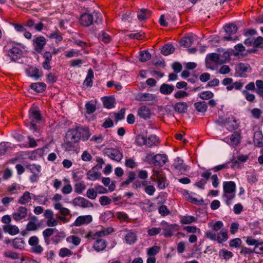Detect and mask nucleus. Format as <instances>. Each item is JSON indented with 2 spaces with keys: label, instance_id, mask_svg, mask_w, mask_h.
Here are the masks:
<instances>
[{
  "label": "nucleus",
  "instance_id": "nucleus-31",
  "mask_svg": "<svg viewBox=\"0 0 263 263\" xmlns=\"http://www.w3.org/2000/svg\"><path fill=\"white\" fill-rule=\"evenodd\" d=\"M100 176L101 173L95 167H92L87 173V179L90 180H96L100 177Z\"/></svg>",
  "mask_w": 263,
  "mask_h": 263
},
{
  "label": "nucleus",
  "instance_id": "nucleus-13",
  "mask_svg": "<svg viewBox=\"0 0 263 263\" xmlns=\"http://www.w3.org/2000/svg\"><path fill=\"white\" fill-rule=\"evenodd\" d=\"M34 50L38 53H40L43 49L46 43V40L44 36H40L32 40Z\"/></svg>",
  "mask_w": 263,
  "mask_h": 263
},
{
  "label": "nucleus",
  "instance_id": "nucleus-64",
  "mask_svg": "<svg viewBox=\"0 0 263 263\" xmlns=\"http://www.w3.org/2000/svg\"><path fill=\"white\" fill-rule=\"evenodd\" d=\"M255 84L257 86L256 93L257 95L261 94V92H263V81L258 80L256 81Z\"/></svg>",
  "mask_w": 263,
  "mask_h": 263
},
{
  "label": "nucleus",
  "instance_id": "nucleus-53",
  "mask_svg": "<svg viewBox=\"0 0 263 263\" xmlns=\"http://www.w3.org/2000/svg\"><path fill=\"white\" fill-rule=\"evenodd\" d=\"M112 232L113 229L111 228L103 229L101 231L96 232V235L97 237H104L105 236L108 235Z\"/></svg>",
  "mask_w": 263,
  "mask_h": 263
},
{
  "label": "nucleus",
  "instance_id": "nucleus-30",
  "mask_svg": "<svg viewBox=\"0 0 263 263\" xmlns=\"http://www.w3.org/2000/svg\"><path fill=\"white\" fill-rule=\"evenodd\" d=\"M65 237V234L63 232H60L56 229L55 233L51 238V240L54 244H58Z\"/></svg>",
  "mask_w": 263,
  "mask_h": 263
},
{
  "label": "nucleus",
  "instance_id": "nucleus-60",
  "mask_svg": "<svg viewBox=\"0 0 263 263\" xmlns=\"http://www.w3.org/2000/svg\"><path fill=\"white\" fill-rule=\"evenodd\" d=\"M116 216L121 221L127 222L129 218L128 215L123 212H118L116 214Z\"/></svg>",
  "mask_w": 263,
  "mask_h": 263
},
{
  "label": "nucleus",
  "instance_id": "nucleus-56",
  "mask_svg": "<svg viewBox=\"0 0 263 263\" xmlns=\"http://www.w3.org/2000/svg\"><path fill=\"white\" fill-rule=\"evenodd\" d=\"M229 243L230 247L237 248L240 247L242 241L240 238H236L230 240Z\"/></svg>",
  "mask_w": 263,
  "mask_h": 263
},
{
  "label": "nucleus",
  "instance_id": "nucleus-6",
  "mask_svg": "<svg viewBox=\"0 0 263 263\" xmlns=\"http://www.w3.org/2000/svg\"><path fill=\"white\" fill-rule=\"evenodd\" d=\"M153 176L155 177L153 181H157L158 187L161 190L165 189L167 184L166 183V178L164 173L161 171L154 170Z\"/></svg>",
  "mask_w": 263,
  "mask_h": 263
},
{
  "label": "nucleus",
  "instance_id": "nucleus-38",
  "mask_svg": "<svg viewBox=\"0 0 263 263\" xmlns=\"http://www.w3.org/2000/svg\"><path fill=\"white\" fill-rule=\"evenodd\" d=\"M151 58V54L148 50H144L139 52L138 59L142 62H145Z\"/></svg>",
  "mask_w": 263,
  "mask_h": 263
},
{
  "label": "nucleus",
  "instance_id": "nucleus-48",
  "mask_svg": "<svg viewBox=\"0 0 263 263\" xmlns=\"http://www.w3.org/2000/svg\"><path fill=\"white\" fill-rule=\"evenodd\" d=\"M243 86V83L241 82L240 81H236L234 83H233L231 86H228L227 87V89L228 91H231L233 89H235L237 90H240L242 89Z\"/></svg>",
  "mask_w": 263,
  "mask_h": 263
},
{
  "label": "nucleus",
  "instance_id": "nucleus-28",
  "mask_svg": "<svg viewBox=\"0 0 263 263\" xmlns=\"http://www.w3.org/2000/svg\"><path fill=\"white\" fill-rule=\"evenodd\" d=\"M3 229L5 233L11 235H14L19 233L18 228L15 225L6 224L3 226Z\"/></svg>",
  "mask_w": 263,
  "mask_h": 263
},
{
  "label": "nucleus",
  "instance_id": "nucleus-36",
  "mask_svg": "<svg viewBox=\"0 0 263 263\" xmlns=\"http://www.w3.org/2000/svg\"><path fill=\"white\" fill-rule=\"evenodd\" d=\"M151 11L146 9H141L138 11L137 17L140 21H144L147 19L151 15Z\"/></svg>",
  "mask_w": 263,
  "mask_h": 263
},
{
  "label": "nucleus",
  "instance_id": "nucleus-41",
  "mask_svg": "<svg viewBox=\"0 0 263 263\" xmlns=\"http://www.w3.org/2000/svg\"><path fill=\"white\" fill-rule=\"evenodd\" d=\"M63 180L65 182V184L62 189V193L65 195L69 194L72 191V187L70 183V181L66 178H64Z\"/></svg>",
  "mask_w": 263,
  "mask_h": 263
},
{
  "label": "nucleus",
  "instance_id": "nucleus-12",
  "mask_svg": "<svg viewBox=\"0 0 263 263\" xmlns=\"http://www.w3.org/2000/svg\"><path fill=\"white\" fill-rule=\"evenodd\" d=\"M105 154L111 159L119 162L123 158L120 151L115 148H108L105 150Z\"/></svg>",
  "mask_w": 263,
  "mask_h": 263
},
{
  "label": "nucleus",
  "instance_id": "nucleus-63",
  "mask_svg": "<svg viewBox=\"0 0 263 263\" xmlns=\"http://www.w3.org/2000/svg\"><path fill=\"white\" fill-rule=\"evenodd\" d=\"M98 37L99 40H101L105 43H107L110 41V36L104 32H102L101 33H100Z\"/></svg>",
  "mask_w": 263,
  "mask_h": 263
},
{
  "label": "nucleus",
  "instance_id": "nucleus-42",
  "mask_svg": "<svg viewBox=\"0 0 263 263\" xmlns=\"http://www.w3.org/2000/svg\"><path fill=\"white\" fill-rule=\"evenodd\" d=\"M175 51V47L172 44H166L161 49V53L165 55H167Z\"/></svg>",
  "mask_w": 263,
  "mask_h": 263
},
{
  "label": "nucleus",
  "instance_id": "nucleus-19",
  "mask_svg": "<svg viewBox=\"0 0 263 263\" xmlns=\"http://www.w3.org/2000/svg\"><path fill=\"white\" fill-rule=\"evenodd\" d=\"M137 98L139 101L148 102L150 104L157 101L155 95L149 93H140L138 94Z\"/></svg>",
  "mask_w": 263,
  "mask_h": 263
},
{
  "label": "nucleus",
  "instance_id": "nucleus-7",
  "mask_svg": "<svg viewBox=\"0 0 263 263\" xmlns=\"http://www.w3.org/2000/svg\"><path fill=\"white\" fill-rule=\"evenodd\" d=\"M162 223L165 224L163 228V235L166 238L172 237L174 232L179 230L180 228L177 224H168L165 221H162Z\"/></svg>",
  "mask_w": 263,
  "mask_h": 263
},
{
  "label": "nucleus",
  "instance_id": "nucleus-2",
  "mask_svg": "<svg viewBox=\"0 0 263 263\" xmlns=\"http://www.w3.org/2000/svg\"><path fill=\"white\" fill-rule=\"evenodd\" d=\"M41 120L42 117L39 109L34 107H31L29 111V128L34 132H37L38 128L36 123Z\"/></svg>",
  "mask_w": 263,
  "mask_h": 263
},
{
  "label": "nucleus",
  "instance_id": "nucleus-62",
  "mask_svg": "<svg viewBox=\"0 0 263 263\" xmlns=\"http://www.w3.org/2000/svg\"><path fill=\"white\" fill-rule=\"evenodd\" d=\"M162 229L161 228H152L147 230V234L149 236H154L160 233Z\"/></svg>",
  "mask_w": 263,
  "mask_h": 263
},
{
  "label": "nucleus",
  "instance_id": "nucleus-20",
  "mask_svg": "<svg viewBox=\"0 0 263 263\" xmlns=\"http://www.w3.org/2000/svg\"><path fill=\"white\" fill-rule=\"evenodd\" d=\"M92 220L91 215L80 216L77 218L73 223V225L76 227H80L84 224H88Z\"/></svg>",
  "mask_w": 263,
  "mask_h": 263
},
{
  "label": "nucleus",
  "instance_id": "nucleus-45",
  "mask_svg": "<svg viewBox=\"0 0 263 263\" xmlns=\"http://www.w3.org/2000/svg\"><path fill=\"white\" fill-rule=\"evenodd\" d=\"M235 75L239 77H246L248 71V67H236Z\"/></svg>",
  "mask_w": 263,
  "mask_h": 263
},
{
  "label": "nucleus",
  "instance_id": "nucleus-44",
  "mask_svg": "<svg viewBox=\"0 0 263 263\" xmlns=\"http://www.w3.org/2000/svg\"><path fill=\"white\" fill-rule=\"evenodd\" d=\"M13 247L17 249H22L24 248L25 243L21 238H15L12 241Z\"/></svg>",
  "mask_w": 263,
  "mask_h": 263
},
{
  "label": "nucleus",
  "instance_id": "nucleus-57",
  "mask_svg": "<svg viewBox=\"0 0 263 263\" xmlns=\"http://www.w3.org/2000/svg\"><path fill=\"white\" fill-rule=\"evenodd\" d=\"M213 96L214 94L210 91H203L199 94V97L202 100L210 99L213 97Z\"/></svg>",
  "mask_w": 263,
  "mask_h": 263
},
{
  "label": "nucleus",
  "instance_id": "nucleus-59",
  "mask_svg": "<svg viewBox=\"0 0 263 263\" xmlns=\"http://www.w3.org/2000/svg\"><path fill=\"white\" fill-rule=\"evenodd\" d=\"M4 254L5 257L12 259H16L20 258L17 253L10 250L5 252Z\"/></svg>",
  "mask_w": 263,
  "mask_h": 263
},
{
  "label": "nucleus",
  "instance_id": "nucleus-14",
  "mask_svg": "<svg viewBox=\"0 0 263 263\" xmlns=\"http://www.w3.org/2000/svg\"><path fill=\"white\" fill-rule=\"evenodd\" d=\"M67 139L70 142L77 143L81 139L79 127L68 130L66 134Z\"/></svg>",
  "mask_w": 263,
  "mask_h": 263
},
{
  "label": "nucleus",
  "instance_id": "nucleus-58",
  "mask_svg": "<svg viewBox=\"0 0 263 263\" xmlns=\"http://www.w3.org/2000/svg\"><path fill=\"white\" fill-rule=\"evenodd\" d=\"M160 251V247L155 246L147 249V254L152 256L156 255Z\"/></svg>",
  "mask_w": 263,
  "mask_h": 263
},
{
  "label": "nucleus",
  "instance_id": "nucleus-22",
  "mask_svg": "<svg viewBox=\"0 0 263 263\" xmlns=\"http://www.w3.org/2000/svg\"><path fill=\"white\" fill-rule=\"evenodd\" d=\"M152 160L155 165L162 166L166 162L167 158L165 154H158L153 157Z\"/></svg>",
  "mask_w": 263,
  "mask_h": 263
},
{
  "label": "nucleus",
  "instance_id": "nucleus-27",
  "mask_svg": "<svg viewBox=\"0 0 263 263\" xmlns=\"http://www.w3.org/2000/svg\"><path fill=\"white\" fill-rule=\"evenodd\" d=\"M195 37V36L192 35L186 36L180 40L179 43L182 46L189 47L192 45Z\"/></svg>",
  "mask_w": 263,
  "mask_h": 263
},
{
  "label": "nucleus",
  "instance_id": "nucleus-15",
  "mask_svg": "<svg viewBox=\"0 0 263 263\" xmlns=\"http://www.w3.org/2000/svg\"><path fill=\"white\" fill-rule=\"evenodd\" d=\"M72 203L75 206H80L83 208L93 206L92 203L90 201L82 197L75 198L72 201Z\"/></svg>",
  "mask_w": 263,
  "mask_h": 263
},
{
  "label": "nucleus",
  "instance_id": "nucleus-37",
  "mask_svg": "<svg viewBox=\"0 0 263 263\" xmlns=\"http://www.w3.org/2000/svg\"><path fill=\"white\" fill-rule=\"evenodd\" d=\"M80 138L83 141L87 140L91 136L89 129L87 127H79Z\"/></svg>",
  "mask_w": 263,
  "mask_h": 263
},
{
  "label": "nucleus",
  "instance_id": "nucleus-17",
  "mask_svg": "<svg viewBox=\"0 0 263 263\" xmlns=\"http://www.w3.org/2000/svg\"><path fill=\"white\" fill-rule=\"evenodd\" d=\"M40 227L38 218L35 216L30 217L29 222L26 225V230L29 231H35Z\"/></svg>",
  "mask_w": 263,
  "mask_h": 263
},
{
  "label": "nucleus",
  "instance_id": "nucleus-11",
  "mask_svg": "<svg viewBox=\"0 0 263 263\" xmlns=\"http://www.w3.org/2000/svg\"><path fill=\"white\" fill-rule=\"evenodd\" d=\"M27 75L34 79L37 80L43 76V72L41 69H39L37 67H29L26 69Z\"/></svg>",
  "mask_w": 263,
  "mask_h": 263
},
{
  "label": "nucleus",
  "instance_id": "nucleus-9",
  "mask_svg": "<svg viewBox=\"0 0 263 263\" xmlns=\"http://www.w3.org/2000/svg\"><path fill=\"white\" fill-rule=\"evenodd\" d=\"M223 141L230 145L236 146L241 141V135L240 132H234L230 136V137H226Z\"/></svg>",
  "mask_w": 263,
  "mask_h": 263
},
{
  "label": "nucleus",
  "instance_id": "nucleus-10",
  "mask_svg": "<svg viewBox=\"0 0 263 263\" xmlns=\"http://www.w3.org/2000/svg\"><path fill=\"white\" fill-rule=\"evenodd\" d=\"M38 197L37 196L26 191L18 198L17 202L20 204L26 205L29 203L32 199L37 200Z\"/></svg>",
  "mask_w": 263,
  "mask_h": 263
},
{
  "label": "nucleus",
  "instance_id": "nucleus-32",
  "mask_svg": "<svg viewBox=\"0 0 263 263\" xmlns=\"http://www.w3.org/2000/svg\"><path fill=\"white\" fill-rule=\"evenodd\" d=\"M219 257L220 258L227 261L233 257V253L226 249H222L219 251Z\"/></svg>",
  "mask_w": 263,
  "mask_h": 263
},
{
  "label": "nucleus",
  "instance_id": "nucleus-47",
  "mask_svg": "<svg viewBox=\"0 0 263 263\" xmlns=\"http://www.w3.org/2000/svg\"><path fill=\"white\" fill-rule=\"evenodd\" d=\"M194 107L198 111L201 112H204L207 109L206 103L204 101L195 103Z\"/></svg>",
  "mask_w": 263,
  "mask_h": 263
},
{
  "label": "nucleus",
  "instance_id": "nucleus-3",
  "mask_svg": "<svg viewBox=\"0 0 263 263\" xmlns=\"http://www.w3.org/2000/svg\"><path fill=\"white\" fill-rule=\"evenodd\" d=\"M93 22L97 24L102 22V20L99 17V13L96 11H94L92 14H82L80 19V23L86 27L91 25Z\"/></svg>",
  "mask_w": 263,
  "mask_h": 263
},
{
  "label": "nucleus",
  "instance_id": "nucleus-23",
  "mask_svg": "<svg viewBox=\"0 0 263 263\" xmlns=\"http://www.w3.org/2000/svg\"><path fill=\"white\" fill-rule=\"evenodd\" d=\"M138 115L144 119H149L151 117V111L148 107L142 106L138 110Z\"/></svg>",
  "mask_w": 263,
  "mask_h": 263
},
{
  "label": "nucleus",
  "instance_id": "nucleus-46",
  "mask_svg": "<svg viewBox=\"0 0 263 263\" xmlns=\"http://www.w3.org/2000/svg\"><path fill=\"white\" fill-rule=\"evenodd\" d=\"M225 31L229 35L235 34L237 31V27L234 24H230L225 26Z\"/></svg>",
  "mask_w": 263,
  "mask_h": 263
},
{
  "label": "nucleus",
  "instance_id": "nucleus-8",
  "mask_svg": "<svg viewBox=\"0 0 263 263\" xmlns=\"http://www.w3.org/2000/svg\"><path fill=\"white\" fill-rule=\"evenodd\" d=\"M173 166L176 172L181 174H184L190 170V166L184 163L183 160L179 157L174 160Z\"/></svg>",
  "mask_w": 263,
  "mask_h": 263
},
{
  "label": "nucleus",
  "instance_id": "nucleus-40",
  "mask_svg": "<svg viewBox=\"0 0 263 263\" xmlns=\"http://www.w3.org/2000/svg\"><path fill=\"white\" fill-rule=\"evenodd\" d=\"M174 88L172 85L163 84L160 88V91L163 95H170L173 92Z\"/></svg>",
  "mask_w": 263,
  "mask_h": 263
},
{
  "label": "nucleus",
  "instance_id": "nucleus-21",
  "mask_svg": "<svg viewBox=\"0 0 263 263\" xmlns=\"http://www.w3.org/2000/svg\"><path fill=\"white\" fill-rule=\"evenodd\" d=\"M224 125L228 130L230 132L235 130L238 128V123L233 117H229L226 119Z\"/></svg>",
  "mask_w": 263,
  "mask_h": 263
},
{
  "label": "nucleus",
  "instance_id": "nucleus-54",
  "mask_svg": "<svg viewBox=\"0 0 263 263\" xmlns=\"http://www.w3.org/2000/svg\"><path fill=\"white\" fill-rule=\"evenodd\" d=\"M146 138V137H144L143 135H138L136 137L135 143L138 146H142L145 145Z\"/></svg>",
  "mask_w": 263,
  "mask_h": 263
},
{
  "label": "nucleus",
  "instance_id": "nucleus-52",
  "mask_svg": "<svg viewBox=\"0 0 263 263\" xmlns=\"http://www.w3.org/2000/svg\"><path fill=\"white\" fill-rule=\"evenodd\" d=\"M103 103L105 107L107 108H111L114 106L116 102L114 98L108 97L105 99L103 101Z\"/></svg>",
  "mask_w": 263,
  "mask_h": 263
},
{
  "label": "nucleus",
  "instance_id": "nucleus-43",
  "mask_svg": "<svg viewBox=\"0 0 263 263\" xmlns=\"http://www.w3.org/2000/svg\"><path fill=\"white\" fill-rule=\"evenodd\" d=\"M219 64L226 63L229 61L230 58V53L228 51H224L222 54H218Z\"/></svg>",
  "mask_w": 263,
  "mask_h": 263
},
{
  "label": "nucleus",
  "instance_id": "nucleus-1",
  "mask_svg": "<svg viewBox=\"0 0 263 263\" xmlns=\"http://www.w3.org/2000/svg\"><path fill=\"white\" fill-rule=\"evenodd\" d=\"M223 193L222 198L226 204L230 206L232 204V200L236 196V184L233 181H224L223 182Z\"/></svg>",
  "mask_w": 263,
  "mask_h": 263
},
{
  "label": "nucleus",
  "instance_id": "nucleus-35",
  "mask_svg": "<svg viewBox=\"0 0 263 263\" xmlns=\"http://www.w3.org/2000/svg\"><path fill=\"white\" fill-rule=\"evenodd\" d=\"M254 145L258 147H263V135L260 132H256L254 135Z\"/></svg>",
  "mask_w": 263,
  "mask_h": 263
},
{
  "label": "nucleus",
  "instance_id": "nucleus-49",
  "mask_svg": "<svg viewBox=\"0 0 263 263\" xmlns=\"http://www.w3.org/2000/svg\"><path fill=\"white\" fill-rule=\"evenodd\" d=\"M66 241L69 243H72L75 246H79L81 242V239L75 235H71L66 238Z\"/></svg>",
  "mask_w": 263,
  "mask_h": 263
},
{
  "label": "nucleus",
  "instance_id": "nucleus-39",
  "mask_svg": "<svg viewBox=\"0 0 263 263\" xmlns=\"http://www.w3.org/2000/svg\"><path fill=\"white\" fill-rule=\"evenodd\" d=\"M197 218L193 216L185 215L180 217V223L183 224H191L196 222Z\"/></svg>",
  "mask_w": 263,
  "mask_h": 263
},
{
  "label": "nucleus",
  "instance_id": "nucleus-61",
  "mask_svg": "<svg viewBox=\"0 0 263 263\" xmlns=\"http://www.w3.org/2000/svg\"><path fill=\"white\" fill-rule=\"evenodd\" d=\"M59 255L60 257H65L72 255V252L66 248H63L60 249Z\"/></svg>",
  "mask_w": 263,
  "mask_h": 263
},
{
  "label": "nucleus",
  "instance_id": "nucleus-51",
  "mask_svg": "<svg viewBox=\"0 0 263 263\" xmlns=\"http://www.w3.org/2000/svg\"><path fill=\"white\" fill-rule=\"evenodd\" d=\"M74 191L79 194H81L85 190L86 186L83 182H79L74 184Z\"/></svg>",
  "mask_w": 263,
  "mask_h": 263
},
{
  "label": "nucleus",
  "instance_id": "nucleus-24",
  "mask_svg": "<svg viewBox=\"0 0 263 263\" xmlns=\"http://www.w3.org/2000/svg\"><path fill=\"white\" fill-rule=\"evenodd\" d=\"M159 142V138L156 135H151L146 138L145 146L148 147L157 146Z\"/></svg>",
  "mask_w": 263,
  "mask_h": 263
},
{
  "label": "nucleus",
  "instance_id": "nucleus-5",
  "mask_svg": "<svg viewBox=\"0 0 263 263\" xmlns=\"http://www.w3.org/2000/svg\"><path fill=\"white\" fill-rule=\"evenodd\" d=\"M28 212V209L23 206H18L12 214V218L16 221L25 220Z\"/></svg>",
  "mask_w": 263,
  "mask_h": 263
},
{
  "label": "nucleus",
  "instance_id": "nucleus-18",
  "mask_svg": "<svg viewBox=\"0 0 263 263\" xmlns=\"http://www.w3.org/2000/svg\"><path fill=\"white\" fill-rule=\"evenodd\" d=\"M22 54V51L16 47H14L10 49L8 52V55L10 58L11 61L15 62L21 59Z\"/></svg>",
  "mask_w": 263,
  "mask_h": 263
},
{
  "label": "nucleus",
  "instance_id": "nucleus-34",
  "mask_svg": "<svg viewBox=\"0 0 263 263\" xmlns=\"http://www.w3.org/2000/svg\"><path fill=\"white\" fill-rule=\"evenodd\" d=\"M30 88L37 92H42L45 90L46 85L44 82L33 83L30 85Z\"/></svg>",
  "mask_w": 263,
  "mask_h": 263
},
{
  "label": "nucleus",
  "instance_id": "nucleus-29",
  "mask_svg": "<svg viewBox=\"0 0 263 263\" xmlns=\"http://www.w3.org/2000/svg\"><path fill=\"white\" fill-rule=\"evenodd\" d=\"M55 228H47L43 231V235L44 238L45 242L47 245L50 243V237H52L55 233Z\"/></svg>",
  "mask_w": 263,
  "mask_h": 263
},
{
  "label": "nucleus",
  "instance_id": "nucleus-50",
  "mask_svg": "<svg viewBox=\"0 0 263 263\" xmlns=\"http://www.w3.org/2000/svg\"><path fill=\"white\" fill-rule=\"evenodd\" d=\"M20 186L16 183H14L7 187V191L9 194L13 195L17 194L20 190Z\"/></svg>",
  "mask_w": 263,
  "mask_h": 263
},
{
  "label": "nucleus",
  "instance_id": "nucleus-55",
  "mask_svg": "<svg viewBox=\"0 0 263 263\" xmlns=\"http://www.w3.org/2000/svg\"><path fill=\"white\" fill-rule=\"evenodd\" d=\"M27 168L33 174H39L41 170V167L37 164H29L27 166Z\"/></svg>",
  "mask_w": 263,
  "mask_h": 263
},
{
  "label": "nucleus",
  "instance_id": "nucleus-25",
  "mask_svg": "<svg viewBox=\"0 0 263 263\" xmlns=\"http://www.w3.org/2000/svg\"><path fill=\"white\" fill-rule=\"evenodd\" d=\"M187 108L188 105L184 102H177L174 106V110L179 114L185 113L187 110Z\"/></svg>",
  "mask_w": 263,
  "mask_h": 263
},
{
  "label": "nucleus",
  "instance_id": "nucleus-26",
  "mask_svg": "<svg viewBox=\"0 0 263 263\" xmlns=\"http://www.w3.org/2000/svg\"><path fill=\"white\" fill-rule=\"evenodd\" d=\"M218 54L216 53H211L208 54L205 58V63L206 65H211L212 64H219Z\"/></svg>",
  "mask_w": 263,
  "mask_h": 263
},
{
  "label": "nucleus",
  "instance_id": "nucleus-4",
  "mask_svg": "<svg viewBox=\"0 0 263 263\" xmlns=\"http://www.w3.org/2000/svg\"><path fill=\"white\" fill-rule=\"evenodd\" d=\"M205 237L212 241H216L219 243L226 242L229 238L228 232L222 230L217 234L211 231H208L205 233Z\"/></svg>",
  "mask_w": 263,
  "mask_h": 263
},
{
  "label": "nucleus",
  "instance_id": "nucleus-16",
  "mask_svg": "<svg viewBox=\"0 0 263 263\" xmlns=\"http://www.w3.org/2000/svg\"><path fill=\"white\" fill-rule=\"evenodd\" d=\"M125 231L126 232L124 236V241L126 243L132 245L137 240V236L136 232L133 230L126 229Z\"/></svg>",
  "mask_w": 263,
  "mask_h": 263
},
{
  "label": "nucleus",
  "instance_id": "nucleus-33",
  "mask_svg": "<svg viewBox=\"0 0 263 263\" xmlns=\"http://www.w3.org/2000/svg\"><path fill=\"white\" fill-rule=\"evenodd\" d=\"M106 247V243L105 240L102 239H97L95 241L93 246L94 249L98 251H102Z\"/></svg>",
  "mask_w": 263,
  "mask_h": 263
}]
</instances>
